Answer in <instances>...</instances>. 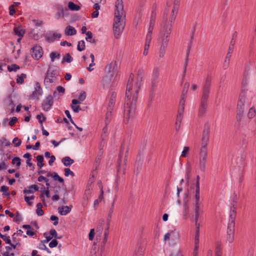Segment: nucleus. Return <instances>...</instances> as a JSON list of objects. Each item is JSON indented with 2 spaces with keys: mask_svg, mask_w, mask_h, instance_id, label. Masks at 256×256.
Listing matches in <instances>:
<instances>
[{
  "mask_svg": "<svg viewBox=\"0 0 256 256\" xmlns=\"http://www.w3.org/2000/svg\"><path fill=\"white\" fill-rule=\"evenodd\" d=\"M12 143L14 144L16 147L19 146L22 143L20 140L18 139V138H14L12 140Z\"/></svg>",
  "mask_w": 256,
  "mask_h": 256,
  "instance_id": "59",
  "label": "nucleus"
},
{
  "mask_svg": "<svg viewBox=\"0 0 256 256\" xmlns=\"http://www.w3.org/2000/svg\"><path fill=\"white\" fill-rule=\"evenodd\" d=\"M0 142L6 146H8L10 145V142L6 140V138H3L0 140Z\"/></svg>",
  "mask_w": 256,
  "mask_h": 256,
  "instance_id": "61",
  "label": "nucleus"
},
{
  "mask_svg": "<svg viewBox=\"0 0 256 256\" xmlns=\"http://www.w3.org/2000/svg\"><path fill=\"white\" fill-rule=\"evenodd\" d=\"M222 244L220 242L217 241L216 242L215 256H222Z\"/></svg>",
  "mask_w": 256,
  "mask_h": 256,
  "instance_id": "26",
  "label": "nucleus"
},
{
  "mask_svg": "<svg viewBox=\"0 0 256 256\" xmlns=\"http://www.w3.org/2000/svg\"><path fill=\"white\" fill-rule=\"evenodd\" d=\"M62 36L60 34L53 33L48 34L45 36L46 40L48 42H52L55 40L56 38H60Z\"/></svg>",
  "mask_w": 256,
  "mask_h": 256,
  "instance_id": "21",
  "label": "nucleus"
},
{
  "mask_svg": "<svg viewBox=\"0 0 256 256\" xmlns=\"http://www.w3.org/2000/svg\"><path fill=\"white\" fill-rule=\"evenodd\" d=\"M189 86H190V84L188 82H186L184 84V87L182 91L181 97L186 98V94L188 92Z\"/></svg>",
  "mask_w": 256,
  "mask_h": 256,
  "instance_id": "44",
  "label": "nucleus"
},
{
  "mask_svg": "<svg viewBox=\"0 0 256 256\" xmlns=\"http://www.w3.org/2000/svg\"><path fill=\"white\" fill-rule=\"evenodd\" d=\"M112 108L110 110L109 108H108V111L105 118V124L106 125H108L112 120Z\"/></svg>",
  "mask_w": 256,
  "mask_h": 256,
  "instance_id": "34",
  "label": "nucleus"
},
{
  "mask_svg": "<svg viewBox=\"0 0 256 256\" xmlns=\"http://www.w3.org/2000/svg\"><path fill=\"white\" fill-rule=\"evenodd\" d=\"M156 6L154 4L152 6V11L150 14V20L147 28V32L145 38V56L148 53V50L150 46V44L152 40V32L155 25L156 18Z\"/></svg>",
  "mask_w": 256,
  "mask_h": 256,
  "instance_id": "5",
  "label": "nucleus"
},
{
  "mask_svg": "<svg viewBox=\"0 0 256 256\" xmlns=\"http://www.w3.org/2000/svg\"><path fill=\"white\" fill-rule=\"evenodd\" d=\"M68 10L66 8L65 9L62 8L59 11H58L55 15V18L56 19L58 20L60 18H64V16H66L65 12H67Z\"/></svg>",
  "mask_w": 256,
  "mask_h": 256,
  "instance_id": "35",
  "label": "nucleus"
},
{
  "mask_svg": "<svg viewBox=\"0 0 256 256\" xmlns=\"http://www.w3.org/2000/svg\"><path fill=\"white\" fill-rule=\"evenodd\" d=\"M64 32L66 36H74L76 34V30L74 27L68 26L66 28Z\"/></svg>",
  "mask_w": 256,
  "mask_h": 256,
  "instance_id": "27",
  "label": "nucleus"
},
{
  "mask_svg": "<svg viewBox=\"0 0 256 256\" xmlns=\"http://www.w3.org/2000/svg\"><path fill=\"white\" fill-rule=\"evenodd\" d=\"M234 216L232 215V219L229 218L228 226L226 239L229 243H232L234 240L235 219H234Z\"/></svg>",
  "mask_w": 256,
  "mask_h": 256,
  "instance_id": "8",
  "label": "nucleus"
},
{
  "mask_svg": "<svg viewBox=\"0 0 256 256\" xmlns=\"http://www.w3.org/2000/svg\"><path fill=\"white\" fill-rule=\"evenodd\" d=\"M113 76L112 74H107L102 79V88L106 90L114 86V82L112 80Z\"/></svg>",
  "mask_w": 256,
  "mask_h": 256,
  "instance_id": "12",
  "label": "nucleus"
},
{
  "mask_svg": "<svg viewBox=\"0 0 256 256\" xmlns=\"http://www.w3.org/2000/svg\"><path fill=\"white\" fill-rule=\"evenodd\" d=\"M117 68L116 62L112 61L106 66L105 72L107 74H112L114 76V75L117 74Z\"/></svg>",
  "mask_w": 256,
  "mask_h": 256,
  "instance_id": "15",
  "label": "nucleus"
},
{
  "mask_svg": "<svg viewBox=\"0 0 256 256\" xmlns=\"http://www.w3.org/2000/svg\"><path fill=\"white\" fill-rule=\"evenodd\" d=\"M18 120L16 117H15V116L12 117L11 118L10 121L9 122V125L10 126H13L14 125V124Z\"/></svg>",
  "mask_w": 256,
  "mask_h": 256,
  "instance_id": "64",
  "label": "nucleus"
},
{
  "mask_svg": "<svg viewBox=\"0 0 256 256\" xmlns=\"http://www.w3.org/2000/svg\"><path fill=\"white\" fill-rule=\"evenodd\" d=\"M256 115V110L254 107L250 108L248 116L250 118H252Z\"/></svg>",
  "mask_w": 256,
  "mask_h": 256,
  "instance_id": "54",
  "label": "nucleus"
},
{
  "mask_svg": "<svg viewBox=\"0 0 256 256\" xmlns=\"http://www.w3.org/2000/svg\"><path fill=\"white\" fill-rule=\"evenodd\" d=\"M195 204H200V188H196L195 192Z\"/></svg>",
  "mask_w": 256,
  "mask_h": 256,
  "instance_id": "43",
  "label": "nucleus"
},
{
  "mask_svg": "<svg viewBox=\"0 0 256 256\" xmlns=\"http://www.w3.org/2000/svg\"><path fill=\"white\" fill-rule=\"evenodd\" d=\"M32 56L35 60H39L43 55V50L42 48L38 45L34 46L31 49Z\"/></svg>",
  "mask_w": 256,
  "mask_h": 256,
  "instance_id": "13",
  "label": "nucleus"
},
{
  "mask_svg": "<svg viewBox=\"0 0 256 256\" xmlns=\"http://www.w3.org/2000/svg\"><path fill=\"white\" fill-rule=\"evenodd\" d=\"M208 160L207 151H199L198 154V166L201 172H205L206 164Z\"/></svg>",
  "mask_w": 256,
  "mask_h": 256,
  "instance_id": "9",
  "label": "nucleus"
},
{
  "mask_svg": "<svg viewBox=\"0 0 256 256\" xmlns=\"http://www.w3.org/2000/svg\"><path fill=\"white\" fill-rule=\"evenodd\" d=\"M189 151V148L187 146H185L184 148V150H182L181 156L183 158H185L187 156V154H188V152Z\"/></svg>",
  "mask_w": 256,
  "mask_h": 256,
  "instance_id": "63",
  "label": "nucleus"
},
{
  "mask_svg": "<svg viewBox=\"0 0 256 256\" xmlns=\"http://www.w3.org/2000/svg\"><path fill=\"white\" fill-rule=\"evenodd\" d=\"M26 78L25 74H22L20 76H17L16 82L18 84H22L24 82V79Z\"/></svg>",
  "mask_w": 256,
  "mask_h": 256,
  "instance_id": "48",
  "label": "nucleus"
},
{
  "mask_svg": "<svg viewBox=\"0 0 256 256\" xmlns=\"http://www.w3.org/2000/svg\"><path fill=\"white\" fill-rule=\"evenodd\" d=\"M62 162L66 166H70L74 162V160L68 156L63 158Z\"/></svg>",
  "mask_w": 256,
  "mask_h": 256,
  "instance_id": "32",
  "label": "nucleus"
},
{
  "mask_svg": "<svg viewBox=\"0 0 256 256\" xmlns=\"http://www.w3.org/2000/svg\"><path fill=\"white\" fill-rule=\"evenodd\" d=\"M108 125L106 124V126L102 128V134L101 135L102 139L104 140L108 135Z\"/></svg>",
  "mask_w": 256,
  "mask_h": 256,
  "instance_id": "52",
  "label": "nucleus"
},
{
  "mask_svg": "<svg viewBox=\"0 0 256 256\" xmlns=\"http://www.w3.org/2000/svg\"><path fill=\"white\" fill-rule=\"evenodd\" d=\"M170 256H182V254L179 248L173 251Z\"/></svg>",
  "mask_w": 256,
  "mask_h": 256,
  "instance_id": "57",
  "label": "nucleus"
},
{
  "mask_svg": "<svg viewBox=\"0 0 256 256\" xmlns=\"http://www.w3.org/2000/svg\"><path fill=\"white\" fill-rule=\"evenodd\" d=\"M191 172V168L190 165L187 166L186 170V177L187 179V182H188V180L190 178V174Z\"/></svg>",
  "mask_w": 256,
  "mask_h": 256,
  "instance_id": "58",
  "label": "nucleus"
},
{
  "mask_svg": "<svg viewBox=\"0 0 256 256\" xmlns=\"http://www.w3.org/2000/svg\"><path fill=\"white\" fill-rule=\"evenodd\" d=\"M28 188H29L28 190H26V188H25L23 192H24V194H32V193H34V191H38V186H36V184L31 185L29 186Z\"/></svg>",
  "mask_w": 256,
  "mask_h": 256,
  "instance_id": "30",
  "label": "nucleus"
},
{
  "mask_svg": "<svg viewBox=\"0 0 256 256\" xmlns=\"http://www.w3.org/2000/svg\"><path fill=\"white\" fill-rule=\"evenodd\" d=\"M60 57V55L59 53L56 52H52L50 54V58L52 62H54V58H56L59 59Z\"/></svg>",
  "mask_w": 256,
  "mask_h": 256,
  "instance_id": "53",
  "label": "nucleus"
},
{
  "mask_svg": "<svg viewBox=\"0 0 256 256\" xmlns=\"http://www.w3.org/2000/svg\"><path fill=\"white\" fill-rule=\"evenodd\" d=\"M42 90L40 86V85L39 82H37L36 84V86L34 88V90L32 92V99H36V100H39V96H42Z\"/></svg>",
  "mask_w": 256,
  "mask_h": 256,
  "instance_id": "19",
  "label": "nucleus"
},
{
  "mask_svg": "<svg viewBox=\"0 0 256 256\" xmlns=\"http://www.w3.org/2000/svg\"><path fill=\"white\" fill-rule=\"evenodd\" d=\"M180 0H174L173 2V7L172 10V12L170 17H168V22L169 23L174 24L175 20V19L176 16V14L178 11L179 5H180ZM168 10H168L166 8L164 11Z\"/></svg>",
  "mask_w": 256,
  "mask_h": 256,
  "instance_id": "10",
  "label": "nucleus"
},
{
  "mask_svg": "<svg viewBox=\"0 0 256 256\" xmlns=\"http://www.w3.org/2000/svg\"><path fill=\"white\" fill-rule=\"evenodd\" d=\"M120 182H121L120 168V166H118V170H117V176H116V180L114 182V188L116 192H118L119 190L118 186H119V184H120Z\"/></svg>",
  "mask_w": 256,
  "mask_h": 256,
  "instance_id": "24",
  "label": "nucleus"
},
{
  "mask_svg": "<svg viewBox=\"0 0 256 256\" xmlns=\"http://www.w3.org/2000/svg\"><path fill=\"white\" fill-rule=\"evenodd\" d=\"M142 16V6H141L137 10L136 18L134 19V23L138 24L139 22H142L141 18Z\"/></svg>",
  "mask_w": 256,
  "mask_h": 256,
  "instance_id": "25",
  "label": "nucleus"
},
{
  "mask_svg": "<svg viewBox=\"0 0 256 256\" xmlns=\"http://www.w3.org/2000/svg\"><path fill=\"white\" fill-rule=\"evenodd\" d=\"M73 60L71 56L69 53L66 54L62 58V64H64L65 62L68 63L71 62Z\"/></svg>",
  "mask_w": 256,
  "mask_h": 256,
  "instance_id": "41",
  "label": "nucleus"
},
{
  "mask_svg": "<svg viewBox=\"0 0 256 256\" xmlns=\"http://www.w3.org/2000/svg\"><path fill=\"white\" fill-rule=\"evenodd\" d=\"M237 201V196L236 194H234L232 199L231 202V208L229 218L232 219V215L234 216V219H236V204Z\"/></svg>",
  "mask_w": 256,
  "mask_h": 256,
  "instance_id": "18",
  "label": "nucleus"
},
{
  "mask_svg": "<svg viewBox=\"0 0 256 256\" xmlns=\"http://www.w3.org/2000/svg\"><path fill=\"white\" fill-rule=\"evenodd\" d=\"M58 244V242L56 239L52 240L49 244V246L50 248H54L57 246Z\"/></svg>",
  "mask_w": 256,
  "mask_h": 256,
  "instance_id": "62",
  "label": "nucleus"
},
{
  "mask_svg": "<svg viewBox=\"0 0 256 256\" xmlns=\"http://www.w3.org/2000/svg\"><path fill=\"white\" fill-rule=\"evenodd\" d=\"M53 100L52 95L49 94L46 99H44L42 104V107L44 111L48 112L51 108L53 105Z\"/></svg>",
  "mask_w": 256,
  "mask_h": 256,
  "instance_id": "16",
  "label": "nucleus"
},
{
  "mask_svg": "<svg viewBox=\"0 0 256 256\" xmlns=\"http://www.w3.org/2000/svg\"><path fill=\"white\" fill-rule=\"evenodd\" d=\"M116 196H115L114 200H113L112 204H111V206H110V208L109 210V211H108V220H107V224L108 225L110 222V219L112 218V214L114 212V204H115V201H116Z\"/></svg>",
  "mask_w": 256,
  "mask_h": 256,
  "instance_id": "29",
  "label": "nucleus"
},
{
  "mask_svg": "<svg viewBox=\"0 0 256 256\" xmlns=\"http://www.w3.org/2000/svg\"><path fill=\"white\" fill-rule=\"evenodd\" d=\"M8 106L9 108H10L11 109V111L12 112H14V102H13L12 98L10 96H8Z\"/></svg>",
  "mask_w": 256,
  "mask_h": 256,
  "instance_id": "51",
  "label": "nucleus"
},
{
  "mask_svg": "<svg viewBox=\"0 0 256 256\" xmlns=\"http://www.w3.org/2000/svg\"><path fill=\"white\" fill-rule=\"evenodd\" d=\"M14 32L16 35L20 38L22 37L25 33V30L21 29L20 27H15Z\"/></svg>",
  "mask_w": 256,
  "mask_h": 256,
  "instance_id": "37",
  "label": "nucleus"
},
{
  "mask_svg": "<svg viewBox=\"0 0 256 256\" xmlns=\"http://www.w3.org/2000/svg\"><path fill=\"white\" fill-rule=\"evenodd\" d=\"M195 30H196V26H194V28H193L192 30V34H191V36H190V42L188 43V50H187V52H186V60H185L184 66V68L183 76H182L183 78L185 76V74H186V68H187V66H188V55H189V53H190V48H191V47H192V40H193V39H194V33H195Z\"/></svg>",
  "mask_w": 256,
  "mask_h": 256,
  "instance_id": "11",
  "label": "nucleus"
},
{
  "mask_svg": "<svg viewBox=\"0 0 256 256\" xmlns=\"http://www.w3.org/2000/svg\"><path fill=\"white\" fill-rule=\"evenodd\" d=\"M210 132V124L207 122L204 125L200 151L208 152L207 146L209 141Z\"/></svg>",
  "mask_w": 256,
  "mask_h": 256,
  "instance_id": "7",
  "label": "nucleus"
},
{
  "mask_svg": "<svg viewBox=\"0 0 256 256\" xmlns=\"http://www.w3.org/2000/svg\"><path fill=\"white\" fill-rule=\"evenodd\" d=\"M64 175L66 176H68L70 175L72 177L74 176L75 174L73 172L70 170V168H66L64 170Z\"/></svg>",
  "mask_w": 256,
  "mask_h": 256,
  "instance_id": "56",
  "label": "nucleus"
},
{
  "mask_svg": "<svg viewBox=\"0 0 256 256\" xmlns=\"http://www.w3.org/2000/svg\"><path fill=\"white\" fill-rule=\"evenodd\" d=\"M91 190L90 188H86L85 190L83 198L82 205L84 207L88 206V199L90 198Z\"/></svg>",
  "mask_w": 256,
  "mask_h": 256,
  "instance_id": "23",
  "label": "nucleus"
},
{
  "mask_svg": "<svg viewBox=\"0 0 256 256\" xmlns=\"http://www.w3.org/2000/svg\"><path fill=\"white\" fill-rule=\"evenodd\" d=\"M36 160L38 161L37 165L38 167L42 168L44 166V164L43 163L44 161V157L42 155H38L36 157Z\"/></svg>",
  "mask_w": 256,
  "mask_h": 256,
  "instance_id": "47",
  "label": "nucleus"
},
{
  "mask_svg": "<svg viewBox=\"0 0 256 256\" xmlns=\"http://www.w3.org/2000/svg\"><path fill=\"white\" fill-rule=\"evenodd\" d=\"M68 8L70 10L72 11H78L80 8V7L79 6L75 4L72 2H70L68 3Z\"/></svg>",
  "mask_w": 256,
  "mask_h": 256,
  "instance_id": "38",
  "label": "nucleus"
},
{
  "mask_svg": "<svg viewBox=\"0 0 256 256\" xmlns=\"http://www.w3.org/2000/svg\"><path fill=\"white\" fill-rule=\"evenodd\" d=\"M85 42L84 40H82L78 42L77 50L80 52H82L85 49Z\"/></svg>",
  "mask_w": 256,
  "mask_h": 256,
  "instance_id": "46",
  "label": "nucleus"
},
{
  "mask_svg": "<svg viewBox=\"0 0 256 256\" xmlns=\"http://www.w3.org/2000/svg\"><path fill=\"white\" fill-rule=\"evenodd\" d=\"M234 41H233V40H232L230 42V44L229 46L228 51L227 53L226 56V60L224 62L222 68L224 70H226L230 64V59L232 56V53L234 49Z\"/></svg>",
  "mask_w": 256,
  "mask_h": 256,
  "instance_id": "14",
  "label": "nucleus"
},
{
  "mask_svg": "<svg viewBox=\"0 0 256 256\" xmlns=\"http://www.w3.org/2000/svg\"><path fill=\"white\" fill-rule=\"evenodd\" d=\"M143 248V245L140 244L136 252L135 256H144V250Z\"/></svg>",
  "mask_w": 256,
  "mask_h": 256,
  "instance_id": "45",
  "label": "nucleus"
},
{
  "mask_svg": "<svg viewBox=\"0 0 256 256\" xmlns=\"http://www.w3.org/2000/svg\"><path fill=\"white\" fill-rule=\"evenodd\" d=\"M116 92H111L110 94V98L108 101V108H109L110 110L112 108H114L115 102H116Z\"/></svg>",
  "mask_w": 256,
  "mask_h": 256,
  "instance_id": "22",
  "label": "nucleus"
},
{
  "mask_svg": "<svg viewBox=\"0 0 256 256\" xmlns=\"http://www.w3.org/2000/svg\"><path fill=\"white\" fill-rule=\"evenodd\" d=\"M86 40L92 44H96V40L94 38L92 39L93 34L90 31L87 32L86 33Z\"/></svg>",
  "mask_w": 256,
  "mask_h": 256,
  "instance_id": "36",
  "label": "nucleus"
},
{
  "mask_svg": "<svg viewBox=\"0 0 256 256\" xmlns=\"http://www.w3.org/2000/svg\"><path fill=\"white\" fill-rule=\"evenodd\" d=\"M72 205L67 206H62L58 207V213L62 216H66L72 210Z\"/></svg>",
  "mask_w": 256,
  "mask_h": 256,
  "instance_id": "20",
  "label": "nucleus"
},
{
  "mask_svg": "<svg viewBox=\"0 0 256 256\" xmlns=\"http://www.w3.org/2000/svg\"><path fill=\"white\" fill-rule=\"evenodd\" d=\"M125 16L122 0H116L113 24L114 34L116 38H118L123 32L125 25L123 20Z\"/></svg>",
  "mask_w": 256,
  "mask_h": 256,
  "instance_id": "2",
  "label": "nucleus"
},
{
  "mask_svg": "<svg viewBox=\"0 0 256 256\" xmlns=\"http://www.w3.org/2000/svg\"><path fill=\"white\" fill-rule=\"evenodd\" d=\"M12 164H16V166L20 167L21 164V159L18 157H15L12 160Z\"/></svg>",
  "mask_w": 256,
  "mask_h": 256,
  "instance_id": "55",
  "label": "nucleus"
},
{
  "mask_svg": "<svg viewBox=\"0 0 256 256\" xmlns=\"http://www.w3.org/2000/svg\"><path fill=\"white\" fill-rule=\"evenodd\" d=\"M142 162L140 161V160H136V168L134 172L138 174L140 170L142 169Z\"/></svg>",
  "mask_w": 256,
  "mask_h": 256,
  "instance_id": "49",
  "label": "nucleus"
},
{
  "mask_svg": "<svg viewBox=\"0 0 256 256\" xmlns=\"http://www.w3.org/2000/svg\"><path fill=\"white\" fill-rule=\"evenodd\" d=\"M50 220H52V221H54V224H53L54 226H56L58 224V216H54V215H52L50 216Z\"/></svg>",
  "mask_w": 256,
  "mask_h": 256,
  "instance_id": "60",
  "label": "nucleus"
},
{
  "mask_svg": "<svg viewBox=\"0 0 256 256\" xmlns=\"http://www.w3.org/2000/svg\"><path fill=\"white\" fill-rule=\"evenodd\" d=\"M134 78V75L132 74H130L126 85L125 102L124 104V118H125L124 120H126V122H128V120L131 117H132L134 114L138 92L140 87V82L142 80V76L140 72L138 71L136 83V93L133 95L132 100H131L130 90L132 88Z\"/></svg>",
  "mask_w": 256,
  "mask_h": 256,
  "instance_id": "1",
  "label": "nucleus"
},
{
  "mask_svg": "<svg viewBox=\"0 0 256 256\" xmlns=\"http://www.w3.org/2000/svg\"><path fill=\"white\" fill-rule=\"evenodd\" d=\"M166 48H167L159 46L158 50V56L160 58H162L164 56L166 53Z\"/></svg>",
  "mask_w": 256,
  "mask_h": 256,
  "instance_id": "39",
  "label": "nucleus"
},
{
  "mask_svg": "<svg viewBox=\"0 0 256 256\" xmlns=\"http://www.w3.org/2000/svg\"><path fill=\"white\" fill-rule=\"evenodd\" d=\"M172 24L168 22V11L166 10L164 13L162 20L160 24L158 38V46L168 48Z\"/></svg>",
  "mask_w": 256,
  "mask_h": 256,
  "instance_id": "4",
  "label": "nucleus"
},
{
  "mask_svg": "<svg viewBox=\"0 0 256 256\" xmlns=\"http://www.w3.org/2000/svg\"><path fill=\"white\" fill-rule=\"evenodd\" d=\"M188 195L187 194H186V198L184 200V216H185V218H186V215L188 210V200H187V198Z\"/></svg>",
  "mask_w": 256,
  "mask_h": 256,
  "instance_id": "40",
  "label": "nucleus"
},
{
  "mask_svg": "<svg viewBox=\"0 0 256 256\" xmlns=\"http://www.w3.org/2000/svg\"><path fill=\"white\" fill-rule=\"evenodd\" d=\"M0 190L1 192H3L2 194H3L4 196H6L8 198H10V194H9V192H8V187H6L5 186H2L0 188Z\"/></svg>",
  "mask_w": 256,
  "mask_h": 256,
  "instance_id": "50",
  "label": "nucleus"
},
{
  "mask_svg": "<svg viewBox=\"0 0 256 256\" xmlns=\"http://www.w3.org/2000/svg\"><path fill=\"white\" fill-rule=\"evenodd\" d=\"M20 68V66L15 64L8 66V71L10 72H16Z\"/></svg>",
  "mask_w": 256,
  "mask_h": 256,
  "instance_id": "42",
  "label": "nucleus"
},
{
  "mask_svg": "<svg viewBox=\"0 0 256 256\" xmlns=\"http://www.w3.org/2000/svg\"><path fill=\"white\" fill-rule=\"evenodd\" d=\"M47 176L50 177L52 176L54 180H57L60 183H62L63 185H64V179L60 177L58 174L54 172V174H52L51 172H48L47 174Z\"/></svg>",
  "mask_w": 256,
  "mask_h": 256,
  "instance_id": "28",
  "label": "nucleus"
},
{
  "mask_svg": "<svg viewBox=\"0 0 256 256\" xmlns=\"http://www.w3.org/2000/svg\"><path fill=\"white\" fill-rule=\"evenodd\" d=\"M200 204H195L194 212H195V224L196 225H198V220L200 212L202 211L200 210Z\"/></svg>",
  "mask_w": 256,
  "mask_h": 256,
  "instance_id": "31",
  "label": "nucleus"
},
{
  "mask_svg": "<svg viewBox=\"0 0 256 256\" xmlns=\"http://www.w3.org/2000/svg\"><path fill=\"white\" fill-rule=\"evenodd\" d=\"M60 72V68L58 66L54 65L49 66L44 78V83L46 84L47 83L51 84L54 82L56 80V76Z\"/></svg>",
  "mask_w": 256,
  "mask_h": 256,
  "instance_id": "6",
  "label": "nucleus"
},
{
  "mask_svg": "<svg viewBox=\"0 0 256 256\" xmlns=\"http://www.w3.org/2000/svg\"><path fill=\"white\" fill-rule=\"evenodd\" d=\"M160 74V68L159 67L156 66L154 68L152 73V89L154 90L158 81Z\"/></svg>",
  "mask_w": 256,
  "mask_h": 256,
  "instance_id": "17",
  "label": "nucleus"
},
{
  "mask_svg": "<svg viewBox=\"0 0 256 256\" xmlns=\"http://www.w3.org/2000/svg\"><path fill=\"white\" fill-rule=\"evenodd\" d=\"M246 100V92L242 90L238 100V103L245 104Z\"/></svg>",
  "mask_w": 256,
  "mask_h": 256,
  "instance_id": "33",
  "label": "nucleus"
},
{
  "mask_svg": "<svg viewBox=\"0 0 256 256\" xmlns=\"http://www.w3.org/2000/svg\"><path fill=\"white\" fill-rule=\"evenodd\" d=\"M212 80L211 75L208 74L204 78L202 84L200 101L198 112V116L200 118L204 117L206 112L210 92Z\"/></svg>",
  "mask_w": 256,
  "mask_h": 256,
  "instance_id": "3",
  "label": "nucleus"
}]
</instances>
